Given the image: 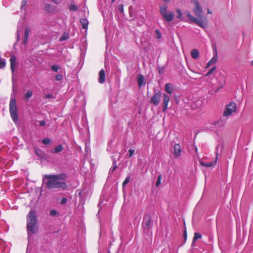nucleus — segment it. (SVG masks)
<instances>
[{
  "label": "nucleus",
  "instance_id": "obj_1",
  "mask_svg": "<svg viewBox=\"0 0 253 253\" xmlns=\"http://www.w3.org/2000/svg\"><path fill=\"white\" fill-rule=\"evenodd\" d=\"M67 175L65 173L58 174H45L43 176L42 182L48 189L56 188L64 190L67 188V184L64 181Z\"/></svg>",
  "mask_w": 253,
  "mask_h": 253
},
{
  "label": "nucleus",
  "instance_id": "obj_2",
  "mask_svg": "<svg viewBox=\"0 0 253 253\" xmlns=\"http://www.w3.org/2000/svg\"><path fill=\"white\" fill-rule=\"evenodd\" d=\"M37 223L36 213L35 211H31L27 216V230L28 236L30 234L36 233Z\"/></svg>",
  "mask_w": 253,
  "mask_h": 253
},
{
  "label": "nucleus",
  "instance_id": "obj_3",
  "mask_svg": "<svg viewBox=\"0 0 253 253\" xmlns=\"http://www.w3.org/2000/svg\"><path fill=\"white\" fill-rule=\"evenodd\" d=\"M9 112L13 122H16L18 121V112L16 106V100L14 94V84L13 83V92L11 95L10 101L9 103Z\"/></svg>",
  "mask_w": 253,
  "mask_h": 253
},
{
  "label": "nucleus",
  "instance_id": "obj_4",
  "mask_svg": "<svg viewBox=\"0 0 253 253\" xmlns=\"http://www.w3.org/2000/svg\"><path fill=\"white\" fill-rule=\"evenodd\" d=\"M160 12L162 16L167 22L171 21L174 18L173 12H168L167 10V6L166 4L160 6Z\"/></svg>",
  "mask_w": 253,
  "mask_h": 253
},
{
  "label": "nucleus",
  "instance_id": "obj_5",
  "mask_svg": "<svg viewBox=\"0 0 253 253\" xmlns=\"http://www.w3.org/2000/svg\"><path fill=\"white\" fill-rule=\"evenodd\" d=\"M152 220L151 215L149 214H146L143 217L142 223V227L143 229H149L152 228Z\"/></svg>",
  "mask_w": 253,
  "mask_h": 253
},
{
  "label": "nucleus",
  "instance_id": "obj_6",
  "mask_svg": "<svg viewBox=\"0 0 253 253\" xmlns=\"http://www.w3.org/2000/svg\"><path fill=\"white\" fill-rule=\"evenodd\" d=\"M185 14L188 16L189 19L193 22L196 24L200 27L204 29L206 27V24L203 22L202 19H198L190 14L189 11H186Z\"/></svg>",
  "mask_w": 253,
  "mask_h": 253
},
{
  "label": "nucleus",
  "instance_id": "obj_7",
  "mask_svg": "<svg viewBox=\"0 0 253 253\" xmlns=\"http://www.w3.org/2000/svg\"><path fill=\"white\" fill-rule=\"evenodd\" d=\"M236 110V104L234 102H231L227 105L224 111L223 117H228Z\"/></svg>",
  "mask_w": 253,
  "mask_h": 253
},
{
  "label": "nucleus",
  "instance_id": "obj_8",
  "mask_svg": "<svg viewBox=\"0 0 253 253\" xmlns=\"http://www.w3.org/2000/svg\"><path fill=\"white\" fill-rule=\"evenodd\" d=\"M193 10L195 15L199 18H202L203 10L201 7L199 2L196 0H195L194 1V8H193Z\"/></svg>",
  "mask_w": 253,
  "mask_h": 253
},
{
  "label": "nucleus",
  "instance_id": "obj_9",
  "mask_svg": "<svg viewBox=\"0 0 253 253\" xmlns=\"http://www.w3.org/2000/svg\"><path fill=\"white\" fill-rule=\"evenodd\" d=\"M161 97V93L160 91L155 92L150 100V102L154 106H157L160 103Z\"/></svg>",
  "mask_w": 253,
  "mask_h": 253
},
{
  "label": "nucleus",
  "instance_id": "obj_10",
  "mask_svg": "<svg viewBox=\"0 0 253 253\" xmlns=\"http://www.w3.org/2000/svg\"><path fill=\"white\" fill-rule=\"evenodd\" d=\"M181 148L179 144H175L173 146L172 153L174 157L179 158L181 155Z\"/></svg>",
  "mask_w": 253,
  "mask_h": 253
},
{
  "label": "nucleus",
  "instance_id": "obj_11",
  "mask_svg": "<svg viewBox=\"0 0 253 253\" xmlns=\"http://www.w3.org/2000/svg\"><path fill=\"white\" fill-rule=\"evenodd\" d=\"M164 99L162 103L163 111H165L168 109V105L170 100L169 96L166 93L163 95Z\"/></svg>",
  "mask_w": 253,
  "mask_h": 253
},
{
  "label": "nucleus",
  "instance_id": "obj_12",
  "mask_svg": "<svg viewBox=\"0 0 253 253\" xmlns=\"http://www.w3.org/2000/svg\"><path fill=\"white\" fill-rule=\"evenodd\" d=\"M217 159H218V152H217L216 153V157H215V159L214 160V161L213 162H209V163H205V162H204L203 161H200V164L201 166H203V167H213L214 165H215L217 163Z\"/></svg>",
  "mask_w": 253,
  "mask_h": 253
},
{
  "label": "nucleus",
  "instance_id": "obj_13",
  "mask_svg": "<svg viewBox=\"0 0 253 253\" xmlns=\"http://www.w3.org/2000/svg\"><path fill=\"white\" fill-rule=\"evenodd\" d=\"M30 31L31 30L29 27L26 28L25 30L24 39L22 42V43L24 45H26L28 42V39Z\"/></svg>",
  "mask_w": 253,
  "mask_h": 253
},
{
  "label": "nucleus",
  "instance_id": "obj_14",
  "mask_svg": "<svg viewBox=\"0 0 253 253\" xmlns=\"http://www.w3.org/2000/svg\"><path fill=\"white\" fill-rule=\"evenodd\" d=\"M217 61V53H216L215 54L213 55L211 59L208 62L206 65V68H208L211 66V65L215 64Z\"/></svg>",
  "mask_w": 253,
  "mask_h": 253
},
{
  "label": "nucleus",
  "instance_id": "obj_15",
  "mask_svg": "<svg viewBox=\"0 0 253 253\" xmlns=\"http://www.w3.org/2000/svg\"><path fill=\"white\" fill-rule=\"evenodd\" d=\"M144 76L141 75L139 74L138 76L137 77V83L139 87L140 88L142 86H143L145 84V82L144 81Z\"/></svg>",
  "mask_w": 253,
  "mask_h": 253
},
{
  "label": "nucleus",
  "instance_id": "obj_16",
  "mask_svg": "<svg viewBox=\"0 0 253 253\" xmlns=\"http://www.w3.org/2000/svg\"><path fill=\"white\" fill-rule=\"evenodd\" d=\"M99 82L100 84H103L104 83L105 80V71L103 69H102L100 71L99 73Z\"/></svg>",
  "mask_w": 253,
  "mask_h": 253
},
{
  "label": "nucleus",
  "instance_id": "obj_17",
  "mask_svg": "<svg viewBox=\"0 0 253 253\" xmlns=\"http://www.w3.org/2000/svg\"><path fill=\"white\" fill-rule=\"evenodd\" d=\"M16 58L14 55L11 56L10 58V69L12 73L14 71V67L15 66Z\"/></svg>",
  "mask_w": 253,
  "mask_h": 253
},
{
  "label": "nucleus",
  "instance_id": "obj_18",
  "mask_svg": "<svg viewBox=\"0 0 253 253\" xmlns=\"http://www.w3.org/2000/svg\"><path fill=\"white\" fill-rule=\"evenodd\" d=\"M165 90L168 93L171 94L173 92V85L171 84H167L165 86Z\"/></svg>",
  "mask_w": 253,
  "mask_h": 253
},
{
  "label": "nucleus",
  "instance_id": "obj_19",
  "mask_svg": "<svg viewBox=\"0 0 253 253\" xmlns=\"http://www.w3.org/2000/svg\"><path fill=\"white\" fill-rule=\"evenodd\" d=\"M80 23L82 25V27L84 29H86L87 28V26L88 25V22L87 19L86 18H82L80 19Z\"/></svg>",
  "mask_w": 253,
  "mask_h": 253
},
{
  "label": "nucleus",
  "instance_id": "obj_20",
  "mask_svg": "<svg viewBox=\"0 0 253 253\" xmlns=\"http://www.w3.org/2000/svg\"><path fill=\"white\" fill-rule=\"evenodd\" d=\"M64 149L63 146L61 144H59L57 145L56 147L54 148V149L52 151V153H57L61 152Z\"/></svg>",
  "mask_w": 253,
  "mask_h": 253
},
{
  "label": "nucleus",
  "instance_id": "obj_21",
  "mask_svg": "<svg viewBox=\"0 0 253 253\" xmlns=\"http://www.w3.org/2000/svg\"><path fill=\"white\" fill-rule=\"evenodd\" d=\"M69 9L71 11H77L78 10V7L75 4V2L72 1L69 5Z\"/></svg>",
  "mask_w": 253,
  "mask_h": 253
},
{
  "label": "nucleus",
  "instance_id": "obj_22",
  "mask_svg": "<svg viewBox=\"0 0 253 253\" xmlns=\"http://www.w3.org/2000/svg\"><path fill=\"white\" fill-rule=\"evenodd\" d=\"M44 10L47 12H52L54 11V7L52 4H46L44 7Z\"/></svg>",
  "mask_w": 253,
  "mask_h": 253
},
{
  "label": "nucleus",
  "instance_id": "obj_23",
  "mask_svg": "<svg viewBox=\"0 0 253 253\" xmlns=\"http://www.w3.org/2000/svg\"><path fill=\"white\" fill-rule=\"evenodd\" d=\"M191 55L193 58L197 59L199 56V51L196 49H193L191 50Z\"/></svg>",
  "mask_w": 253,
  "mask_h": 253
},
{
  "label": "nucleus",
  "instance_id": "obj_24",
  "mask_svg": "<svg viewBox=\"0 0 253 253\" xmlns=\"http://www.w3.org/2000/svg\"><path fill=\"white\" fill-rule=\"evenodd\" d=\"M35 153L37 154V155L38 156H39V157H40L41 158H42L44 157V156L45 155V153L42 151L41 149H40L39 148H35Z\"/></svg>",
  "mask_w": 253,
  "mask_h": 253
},
{
  "label": "nucleus",
  "instance_id": "obj_25",
  "mask_svg": "<svg viewBox=\"0 0 253 253\" xmlns=\"http://www.w3.org/2000/svg\"><path fill=\"white\" fill-rule=\"evenodd\" d=\"M202 238V235L201 234L199 233H198V232H195V234H194V238H193V241H192V246H194V244H195V242L199 239H200Z\"/></svg>",
  "mask_w": 253,
  "mask_h": 253
},
{
  "label": "nucleus",
  "instance_id": "obj_26",
  "mask_svg": "<svg viewBox=\"0 0 253 253\" xmlns=\"http://www.w3.org/2000/svg\"><path fill=\"white\" fill-rule=\"evenodd\" d=\"M117 168V162L115 159H113L112 166L109 170V174L112 173Z\"/></svg>",
  "mask_w": 253,
  "mask_h": 253
},
{
  "label": "nucleus",
  "instance_id": "obj_27",
  "mask_svg": "<svg viewBox=\"0 0 253 253\" xmlns=\"http://www.w3.org/2000/svg\"><path fill=\"white\" fill-rule=\"evenodd\" d=\"M33 91L31 90H29L26 93L24 94V99L25 100L28 101L29 98L32 96Z\"/></svg>",
  "mask_w": 253,
  "mask_h": 253
},
{
  "label": "nucleus",
  "instance_id": "obj_28",
  "mask_svg": "<svg viewBox=\"0 0 253 253\" xmlns=\"http://www.w3.org/2000/svg\"><path fill=\"white\" fill-rule=\"evenodd\" d=\"M225 122L223 119H221L219 121L215 122L214 125L218 126H223L225 123Z\"/></svg>",
  "mask_w": 253,
  "mask_h": 253
},
{
  "label": "nucleus",
  "instance_id": "obj_29",
  "mask_svg": "<svg viewBox=\"0 0 253 253\" xmlns=\"http://www.w3.org/2000/svg\"><path fill=\"white\" fill-rule=\"evenodd\" d=\"M215 69H216V67L215 66L213 67L205 75V76L208 77V76H209L210 75H211L215 71Z\"/></svg>",
  "mask_w": 253,
  "mask_h": 253
},
{
  "label": "nucleus",
  "instance_id": "obj_30",
  "mask_svg": "<svg viewBox=\"0 0 253 253\" xmlns=\"http://www.w3.org/2000/svg\"><path fill=\"white\" fill-rule=\"evenodd\" d=\"M176 11L178 13V15L176 16L177 18L181 19L182 17V14L181 11L180 10V9L177 8L176 9Z\"/></svg>",
  "mask_w": 253,
  "mask_h": 253
},
{
  "label": "nucleus",
  "instance_id": "obj_31",
  "mask_svg": "<svg viewBox=\"0 0 253 253\" xmlns=\"http://www.w3.org/2000/svg\"><path fill=\"white\" fill-rule=\"evenodd\" d=\"M49 214L50 216H55L58 214V212L55 210H51L49 211Z\"/></svg>",
  "mask_w": 253,
  "mask_h": 253
},
{
  "label": "nucleus",
  "instance_id": "obj_32",
  "mask_svg": "<svg viewBox=\"0 0 253 253\" xmlns=\"http://www.w3.org/2000/svg\"><path fill=\"white\" fill-rule=\"evenodd\" d=\"M42 142L45 145H48L51 143V140L48 138H46L42 139Z\"/></svg>",
  "mask_w": 253,
  "mask_h": 253
},
{
  "label": "nucleus",
  "instance_id": "obj_33",
  "mask_svg": "<svg viewBox=\"0 0 253 253\" xmlns=\"http://www.w3.org/2000/svg\"><path fill=\"white\" fill-rule=\"evenodd\" d=\"M5 66V59L2 58H0V68H4Z\"/></svg>",
  "mask_w": 253,
  "mask_h": 253
},
{
  "label": "nucleus",
  "instance_id": "obj_34",
  "mask_svg": "<svg viewBox=\"0 0 253 253\" xmlns=\"http://www.w3.org/2000/svg\"><path fill=\"white\" fill-rule=\"evenodd\" d=\"M161 179H162V175L161 174H160L158 177L156 183V186L157 187H158L160 185L161 182Z\"/></svg>",
  "mask_w": 253,
  "mask_h": 253
},
{
  "label": "nucleus",
  "instance_id": "obj_35",
  "mask_svg": "<svg viewBox=\"0 0 253 253\" xmlns=\"http://www.w3.org/2000/svg\"><path fill=\"white\" fill-rule=\"evenodd\" d=\"M130 177L129 176H127L125 179L123 183V186H124L126 184H127L129 181H130Z\"/></svg>",
  "mask_w": 253,
  "mask_h": 253
},
{
  "label": "nucleus",
  "instance_id": "obj_36",
  "mask_svg": "<svg viewBox=\"0 0 253 253\" xmlns=\"http://www.w3.org/2000/svg\"><path fill=\"white\" fill-rule=\"evenodd\" d=\"M51 70L53 71H54V72H58L59 69V67L58 65H53L51 66Z\"/></svg>",
  "mask_w": 253,
  "mask_h": 253
},
{
  "label": "nucleus",
  "instance_id": "obj_37",
  "mask_svg": "<svg viewBox=\"0 0 253 253\" xmlns=\"http://www.w3.org/2000/svg\"><path fill=\"white\" fill-rule=\"evenodd\" d=\"M145 22V18L143 17L140 18V19L139 21L137 22V25L138 26H141Z\"/></svg>",
  "mask_w": 253,
  "mask_h": 253
},
{
  "label": "nucleus",
  "instance_id": "obj_38",
  "mask_svg": "<svg viewBox=\"0 0 253 253\" xmlns=\"http://www.w3.org/2000/svg\"><path fill=\"white\" fill-rule=\"evenodd\" d=\"M134 151H135V150L132 149H130L128 150V154L129 158H130L133 156V155L134 154Z\"/></svg>",
  "mask_w": 253,
  "mask_h": 253
},
{
  "label": "nucleus",
  "instance_id": "obj_39",
  "mask_svg": "<svg viewBox=\"0 0 253 253\" xmlns=\"http://www.w3.org/2000/svg\"><path fill=\"white\" fill-rule=\"evenodd\" d=\"M155 33L156 34V38L158 39H160L161 38V34L160 32L158 30H156Z\"/></svg>",
  "mask_w": 253,
  "mask_h": 253
},
{
  "label": "nucleus",
  "instance_id": "obj_40",
  "mask_svg": "<svg viewBox=\"0 0 253 253\" xmlns=\"http://www.w3.org/2000/svg\"><path fill=\"white\" fill-rule=\"evenodd\" d=\"M118 9L119 12H120L121 13H123L124 12V5L123 4L119 5V6L118 7Z\"/></svg>",
  "mask_w": 253,
  "mask_h": 253
},
{
  "label": "nucleus",
  "instance_id": "obj_41",
  "mask_svg": "<svg viewBox=\"0 0 253 253\" xmlns=\"http://www.w3.org/2000/svg\"><path fill=\"white\" fill-rule=\"evenodd\" d=\"M62 79H63V76L61 74H58V75H56V76H55V79L56 81H60L62 80Z\"/></svg>",
  "mask_w": 253,
  "mask_h": 253
},
{
  "label": "nucleus",
  "instance_id": "obj_42",
  "mask_svg": "<svg viewBox=\"0 0 253 253\" xmlns=\"http://www.w3.org/2000/svg\"><path fill=\"white\" fill-rule=\"evenodd\" d=\"M68 39V36H66L65 35H63L59 39V41H63L65 40H66Z\"/></svg>",
  "mask_w": 253,
  "mask_h": 253
},
{
  "label": "nucleus",
  "instance_id": "obj_43",
  "mask_svg": "<svg viewBox=\"0 0 253 253\" xmlns=\"http://www.w3.org/2000/svg\"><path fill=\"white\" fill-rule=\"evenodd\" d=\"M40 126H44L45 125V122L44 120L39 121Z\"/></svg>",
  "mask_w": 253,
  "mask_h": 253
},
{
  "label": "nucleus",
  "instance_id": "obj_44",
  "mask_svg": "<svg viewBox=\"0 0 253 253\" xmlns=\"http://www.w3.org/2000/svg\"><path fill=\"white\" fill-rule=\"evenodd\" d=\"M27 1L26 0H22V4H21V8H23V7H25L26 5Z\"/></svg>",
  "mask_w": 253,
  "mask_h": 253
},
{
  "label": "nucleus",
  "instance_id": "obj_45",
  "mask_svg": "<svg viewBox=\"0 0 253 253\" xmlns=\"http://www.w3.org/2000/svg\"><path fill=\"white\" fill-rule=\"evenodd\" d=\"M67 201V199L65 198H63L62 199V200L61 201V204H65L66 203Z\"/></svg>",
  "mask_w": 253,
  "mask_h": 253
},
{
  "label": "nucleus",
  "instance_id": "obj_46",
  "mask_svg": "<svg viewBox=\"0 0 253 253\" xmlns=\"http://www.w3.org/2000/svg\"><path fill=\"white\" fill-rule=\"evenodd\" d=\"M45 97L46 98H53V95L51 94H48L45 95Z\"/></svg>",
  "mask_w": 253,
  "mask_h": 253
},
{
  "label": "nucleus",
  "instance_id": "obj_47",
  "mask_svg": "<svg viewBox=\"0 0 253 253\" xmlns=\"http://www.w3.org/2000/svg\"><path fill=\"white\" fill-rule=\"evenodd\" d=\"M19 40H20V34H19V31L18 30L17 31V41H18Z\"/></svg>",
  "mask_w": 253,
  "mask_h": 253
},
{
  "label": "nucleus",
  "instance_id": "obj_48",
  "mask_svg": "<svg viewBox=\"0 0 253 253\" xmlns=\"http://www.w3.org/2000/svg\"><path fill=\"white\" fill-rule=\"evenodd\" d=\"M183 236H184L185 239L186 240L187 238V231H186V229H185V230H184Z\"/></svg>",
  "mask_w": 253,
  "mask_h": 253
},
{
  "label": "nucleus",
  "instance_id": "obj_49",
  "mask_svg": "<svg viewBox=\"0 0 253 253\" xmlns=\"http://www.w3.org/2000/svg\"><path fill=\"white\" fill-rule=\"evenodd\" d=\"M194 149H195V152L196 153V154H197V153H198V149H197V147L196 146H194Z\"/></svg>",
  "mask_w": 253,
  "mask_h": 253
},
{
  "label": "nucleus",
  "instance_id": "obj_50",
  "mask_svg": "<svg viewBox=\"0 0 253 253\" xmlns=\"http://www.w3.org/2000/svg\"><path fill=\"white\" fill-rule=\"evenodd\" d=\"M129 9H130V7H129ZM129 11H130V10H129ZM129 14H130V17H133L132 12L129 11Z\"/></svg>",
  "mask_w": 253,
  "mask_h": 253
},
{
  "label": "nucleus",
  "instance_id": "obj_51",
  "mask_svg": "<svg viewBox=\"0 0 253 253\" xmlns=\"http://www.w3.org/2000/svg\"><path fill=\"white\" fill-rule=\"evenodd\" d=\"M207 11L209 14H211L212 13V12L209 8L207 9Z\"/></svg>",
  "mask_w": 253,
  "mask_h": 253
},
{
  "label": "nucleus",
  "instance_id": "obj_52",
  "mask_svg": "<svg viewBox=\"0 0 253 253\" xmlns=\"http://www.w3.org/2000/svg\"><path fill=\"white\" fill-rule=\"evenodd\" d=\"M52 1H53L54 2L56 3V2L57 1H58V0H51Z\"/></svg>",
  "mask_w": 253,
  "mask_h": 253
},
{
  "label": "nucleus",
  "instance_id": "obj_53",
  "mask_svg": "<svg viewBox=\"0 0 253 253\" xmlns=\"http://www.w3.org/2000/svg\"><path fill=\"white\" fill-rule=\"evenodd\" d=\"M163 0L165 2H169L170 0Z\"/></svg>",
  "mask_w": 253,
  "mask_h": 253
},
{
  "label": "nucleus",
  "instance_id": "obj_54",
  "mask_svg": "<svg viewBox=\"0 0 253 253\" xmlns=\"http://www.w3.org/2000/svg\"><path fill=\"white\" fill-rule=\"evenodd\" d=\"M115 0H112V2H113Z\"/></svg>",
  "mask_w": 253,
  "mask_h": 253
},
{
  "label": "nucleus",
  "instance_id": "obj_55",
  "mask_svg": "<svg viewBox=\"0 0 253 253\" xmlns=\"http://www.w3.org/2000/svg\"><path fill=\"white\" fill-rule=\"evenodd\" d=\"M252 64L253 65V61H252Z\"/></svg>",
  "mask_w": 253,
  "mask_h": 253
}]
</instances>
